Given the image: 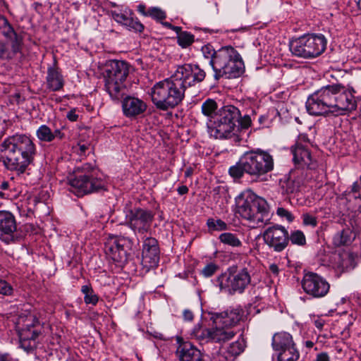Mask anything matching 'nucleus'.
Returning <instances> with one entry per match:
<instances>
[{"instance_id":"3","label":"nucleus","mask_w":361,"mask_h":361,"mask_svg":"<svg viewBox=\"0 0 361 361\" xmlns=\"http://www.w3.org/2000/svg\"><path fill=\"white\" fill-rule=\"evenodd\" d=\"M273 157L268 152L257 149L245 152L236 164L229 168L228 173L233 178H240L247 173L254 178L271 172L274 169Z\"/></svg>"},{"instance_id":"48","label":"nucleus","mask_w":361,"mask_h":361,"mask_svg":"<svg viewBox=\"0 0 361 361\" xmlns=\"http://www.w3.org/2000/svg\"><path fill=\"white\" fill-rule=\"evenodd\" d=\"M298 185L293 180H287L282 185L283 191L286 194H291L298 190Z\"/></svg>"},{"instance_id":"54","label":"nucleus","mask_w":361,"mask_h":361,"mask_svg":"<svg viewBox=\"0 0 361 361\" xmlns=\"http://www.w3.org/2000/svg\"><path fill=\"white\" fill-rule=\"evenodd\" d=\"M137 11L143 16L147 17V10L145 4H140L137 6Z\"/></svg>"},{"instance_id":"24","label":"nucleus","mask_w":361,"mask_h":361,"mask_svg":"<svg viewBox=\"0 0 361 361\" xmlns=\"http://www.w3.org/2000/svg\"><path fill=\"white\" fill-rule=\"evenodd\" d=\"M176 355L179 361H204L203 354L190 342L180 343Z\"/></svg>"},{"instance_id":"6","label":"nucleus","mask_w":361,"mask_h":361,"mask_svg":"<svg viewBox=\"0 0 361 361\" xmlns=\"http://www.w3.org/2000/svg\"><path fill=\"white\" fill-rule=\"evenodd\" d=\"M238 212L245 219L257 226L267 224L269 220V207L267 201L252 191H245L235 198Z\"/></svg>"},{"instance_id":"29","label":"nucleus","mask_w":361,"mask_h":361,"mask_svg":"<svg viewBox=\"0 0 361 361\" xmlns=\"http://www.w3.org/2000/svg\"><path fill=\"white\" fill-rule=\"evenodd\" d=\"M46 82L47 88L53 92L61 90L64 85L63 75L55 66L48 68Z\"/></svg>"},{"instance_id":"50","label":"nucleus","mask_w":361,"mask_h":361,"mask_svg":"<svg viewBox=\"0 0 361 361\" xmlns=\"http://www.w3.org/2000/svg\"><path fill=\"white\" fill-rule=\"evenodd\" d=\"M303 224L315 227L317 224V218L308 213L303 214L302 216Z\"/></svg>"},{"instance_id":"16","label":"nucleus","mask_w":361,"mask_h":361,"mask_svg":"<svg viewBox=\"0 0 361 361\" xmlns=\"http://www.w3.org/2000/svg\"><path fill=\"white\" fill-rule=\"evenodd\" d=\"M264 243L275 252L283 251L288 245L289 238L287 229L279 224L268 226L262 233Z\"/></svg>"},{"instance_id":"34","label":"nucleus","mask_w":361,"mask_h":361,"mask_svg":"<svg viewBox=\"0 0 361 361\" xmlns=\"http://www.w3.org/2000/svg\"><path fill=\"white\" fill-rule=\"evenodd\" d=\"M246 347L245 341L243 338H239L235 342L230 343L225 349L227 353L230 354L234 359H236Z\"/></svg>"},{"instance_id":"39","label":"nucleus","mask_w":361,"mask_h":361,"mask_svg":"<svg viewBox=\"0 0 361 361\" xmlns=\"http://www.w3.org/2000/svg\"><path fill=\"white\" fill-rule=\"evenodd\" d=\"M219 240L225 244L232 247H240L242 243L235 234L232 233H223L219 235Z\"/></svg>"},{"instance_id":"33","label":"nucleus","mask_w":361,"mask_h":361,"mask_svg":"<svg viewBox=\"0 0 361 361\" xmlns=\"http://www.w3.org/2000/svg\"><path fill=\"white\" fill-rule=\"evenodd\" d=\"M300 353L295 345L277 353L278 361H297Z\"/></svg>"},{"instance_id":"10","label":"nucleus","mask_w":361,"mask_h":361,"mask_svg":"<svg viewBox=\"0 0 361 361\" xmlns=\"http://www.w3.org/2000/svg\"><path fill=\"white\" fill-rule=\"evenodd\" d=\"M20 346L25 351H32L37 346L36 339L41 334L42 326L37 317L32 314H21L16 322Z\"/></svg>"},{"instance_id":"60","label":"nucleus","mask_w":361,"mask_h":361,"mask_svg":"<svg viewBox=\"0 0 361 361\" xmlns=\"http://www.w3.org/2000/svg\"><path fill=\"white\" fill-rule=\"evenodd\" d=\"M166 27L176 30L177 32L180 30L179 27L173 26L171 23L165 22L162 23Z\"/></svg>"},{"instance_id":"14","label":"nucleus","mask_w":361,"mask_h":361,"mask_svg":"<svg viewBox=\"0 0 361 361\" xmlns=\"http://www.w3.org/2000/svg\"><path fill=\"white\" fill-rule=\"evenodd\" d=\"M173 75L177 81L182 83L183 88L185 91L188 87L194 86L202 82L205 78L206 73L198 65L185 63L178 66Z\"/></svg>"},{"instance_id":"38","label":"nucleus","mask_w":361,"mask_h":361,"mask_svg":"<svg viewBox=\"0 0 361 361\" xmlns=\"http://www.w3.org/2000/svg\"><path fill=\"white\" fill-rule=\"evenodd\" d=\"M36 136L42 142H51L54 140L52 130L47 125H42L38 128Z\"/></svg>"},{"instance_id":"41","label":"nucleus","mask_w":361,"mask_h":361,"mask_svg":"<svg viewBox=\"0 0 361 361\" xmlns=\"http://www.w3.org/2000/svg\"><path fill=\"white\" fill-rule=\"evenodd\" d=\"M177 39L181 47L186 48L194 42V35L186 31L180 32L178 34Z\"/></svg>"},{"instance_id":"49","label":"nucleus","mask_w":361,"mask_h":361,"mask_svg":"<svg viewBox=\"0 0 361 361\" xmlns=\"http://www.w3.org/2000/svg\"><path fill=\"white\" fill-rule=\"evenodd\" d=\"M232 356L230 354L227 353V351L224 349V350L219 351L216 353L214 357L213 361H235Z\"/></svg>"},{"instance_id":"45","label":"nucleus","mask_w":361,"mask_h":361,"mask_svg":"<svg viewBox=\"0 0 361 361\" xmlns=\"http://www.w3.org/2000/svg\"><path fill=\"white\" fill-rule=\"evenodd\" d=\"M13 293V286L6 280L0 278V294L5 296H11Z\"/></svg>"},{"instance_id":"37","label":"nucleus","mask_w":361,"mask_h":361,"mask_svg":"<svg viewBox=\"0 0 361 361\" xmlns=\"http://www.w3.org/2000/svg\"><path fill=\"white\" fill-rule=\"evenodd\" d=\"M15 189L13 185V177L11 178V180L0 181V198L8 200L12 196V191Z\"/></svg>"},{"instance_id":"8","label":"nucleus","mask_w":361,"mask_h":361,"mask_svg":"<svg viewBox=\"0 0 361 361\" xmlns=\"http://www.w3.org/2000/svg\"><path fill=\"white\" fill-rule=\"evenodd\" d=\"M327 39L322 34H305L290 42L289 49L293 55L312 59L320 56L326 49Z\"/></svg>"},{"instance_id":"47","label":"nucleus","mask_w":361,"mask_h":361,"mask_svg":"<svg viewBox=\"0 0 361 361\" xmlns=\"http://www.w3.org/2000/svg\"><path fill=\"white\" fill-rule=\"evenodd\" d=\"M347 10L353 15L361 11V0H348Z\"/></svg>"},{"instance_id":"17","label":"nucleus","mask_w":361,"mask_h":361,"mask_svg":"<svg viewBox=\"0 0 361 361\" xmlns=\"http://www.w3.org/2000/svg\"><path fill=\"white\" fill-rule=\"evenodd\" d=\"M0 30L2 35L11 42L13 52L16 54L20 51L23 38L17 35L8 20L4 17H0ZM8 58H11V56L6 48V45L0 42V59Z\"/></svg>"},{"instance_id":"36","label":"nucleus","mask_w":361,"mask_h":361,"mask_svg":"<svg viewBox=\"0 0 361 361\" xmlns=\"http://www.w3.org/2000/svg\"><path fill=\"white\" fill-rule=\"evenodd\" d=\"M218 105L215 100L212 99H206L202 104V113L207 116L209 119H212L214 115L219 110Z\"/></svg>"},{"instance_id":"51","label":"nucleus","mask_w":361,"mask_h":361,"mask_svg":"<svg viewBox=\"0 0 361 361\" xmlns=\"http://www.w3.org/2000/svg\"><path fill=\"white\" fill-rule=\"evenodd\" d=\"M237 123H239L238 126H240L241 128L247 129L251 126L252 121L248 115H245L244 116H240Z\"/></svg>"},{"instance_id":"46","label":"nucleus","mask_w":361,"mask_h":361,"mask_svg":"<svg viewBox=\"0 0 361 361\" xmlns=\"http://www.w3.org/2000/svg\"><path fill=\"white\" fill-rule=\"evenodd\" d=\"M202 53L204 59H207L209 61L213 60L214 59V56L217 53V50H215L214 47L209 44H205L202 47Z\"/></svg>"},{"instance_id":"57","label":"nucleus","mask_w":361,"mask_h":361,"mask_svg":"<svg viewBox=\"0 0 361 361\" xmlns=\"http://www.w3.org/2000/svg\"><path fill=\"white\" fill-rule=\"evenodd\" d=\"M269 269L274 275L277 276L279 274V269L276 264H270Z\"/></svg>"},{"instance_id":"22","label":"nucleus","mask_w":361,"mask_h":361,"mask_svg":"<svg viewBox=\"0 0 361 361\" xmlns=\"http://www.w3.org/2000/svg\"><path fill=\"white\" fill-rule=\"evenodd\" d=\"M146 103L142 99L127 96L122 101V111L127 118H135L143 114L147 109Z\"/></svg>"},{"instance_id":"9","label":"nucleus","mask_w":361,"mask_h":361,"mask_svg":"<svg viewBox=\"0 0 361 361\" xmlns=\"http://www.w3.org/2000/svg\"><path fill=\"white\" fill-rule=\"evenodd\" d=\"M250 282V273L245 267L239 269L229 268L215 280V284L220 290L230 295L243 293Z\"/></svg>"},{"instance_id":"56","label":"nucleus","mask_w":361,"mask_h":361,"mask_svg":"<svg viewBox=\"0 0 361 361\" xmlns=\"http://www.w3.org/2000/svg\"><path fill=\"white\" fill-rule=\"evenodd\" d=\"M52 134L54 135V140L55 138L62 140L64 137V134L61 132L60 129H56L54 132L52 131Z\"/></svg>"},{"instance_id":"4","label":"nucleus","mask_w":361,"mask_h":361,"mask_svg":"<svg viewBox=\"0 0 361 361\" xmlns=\"http://www.w3.org/2000/svg\"><path fill=\"white\" fill-rule=\"evenodd\" d=\"M240 118V111L237 107L233 105L224 106L219 109L212 119L208 120V133L215 139L233 138L235 142H239L240 127L237 122Z\"/></svg>"},{"instance_id":"13","label":"nucleus","mask_w":361,"mask_h":361,"mask_svg":"<svg viewBox=\"0 0 361 361\" xmlns=\"http://www.w3.org/2000/svg\"><path fill=\"white\" fill-rule=\"evenodd\" d=\"M301 285L304 292L313 298L326 296L330 289V284L324 278L312 271L304 274Z\"/></svg>"},{"instance_id":"18","label":"nucleus","mask_w":361,"mask_h":361,"mask_svg":"<svg viewBox=\"0 0 361 361\" xmlns=\"http://www.w3.org/2000/svg\"><path fill=\"white\" fill-rule=\"evenodd\" d=\"M193 336L200 341H212L221 343L229 341L233 338V334L230 331H224L216 328L214 325L211 329L203 328L198 325L192 331Z\"/></svg>"},{"instance_id":"20","label":"nucleus","mask_w":361,"mask_h":361,"mask_svg":"<svg viewBox=\"0 0 361 361\" xmlns=\"http://www.w3.org/2000/svg\"><path fill=\"white\" fill-rule=\"evenodd\" d=\"M159 261V248L157 240L147 238L142 245V264L147 269L154 268Z\"/></svg>"},{"instance_id":"26","label":"nucleus","mask_w":361,"mask_h":361,"mask_svg":"<svg viewBox=\"0 0 361 361\" xmlns=\"http://www.w3.org/2000/svg\"><path fill=\"white\" fill-rule=\"evenodd\" d=\"M131 15V13H130ZM113 18L118 23L124 25L128 30L135 32H142L144 30V25L137 19L128 16L127 11L125 13L112 12Z\"/></svg>"},{"instance_id":"63","label":"nucleus","mask_w":361,"mask_h":361,"mask_svg":"<svg viewBox=\"0 0 361 361\" xmlns=\"http://www.w3.org/2000/svg\"><path fill=\"white\" fill-rule=\"evenodd\" d=\"M68 118L70 121H76L77 118H78V116L75 114H71V113H69L68 114Z\"/></svg>"},{"instance_id":"1","label":"nucleus","mask_w":361,"mask_h":361,"mask_svg":"<svg viewBox=\"0 0 361 361\" xmlns=\"http://www.w3.org/2000/svg\"><path fill=\"white\" fill-rule=\"evenodd\" d=\"M305 106L312 116H339L355 110L357 102L350 90L335 83L324 86L310 95Z\"/></svg>"},{"instance_id":"32","label":"nucleus","mask_w":361,"mask_h":361,"mask_svg":"<svg viewBox=\"0 0 361 361\" xmlns=\"http://www.w3.org/2000/svg\"><path fill=\"white\" fill-rule=\"evenodd\" d=\"M355 236L350 228L342 230L336 233L333 238V243L336 247L348 245L351 243Z\"/></svg>"},{"instance_id":"2","label":"nucleus","mask_w":361,"mask_h":361,"mask_svg":"<svg viewBox=\"0 0 361 361\" xmlns=\"http://www.w3.org/2000/svg\"><path fill=\"white\" fill-rule=\"evenodd\" d=\"M37 150L32 139L24 134L7 137L0 145V161L20 176L33 161Z\"/></svg>"},{"instance_id":"58","label":"nucleus","mask_w":361,"mask_h":361,"mask_svg":"<svg viewBox=\"0 0 361 361\" xmlns=\"http://www.w3.org/2000/svg\"><path fill=\"white\" fill-rule=\"evenodd\" d=\"M177 191H178L179 195H185V194L188 193V188L185 185H181V186L178 188Z\"/></svg>"},{"instance_id":"61","label":"nucleus","mask_w":361,"mask_h":361,"mask_svg":"<svg viewBox=\"0 0 361 361\" xmlns=\"http://www.w3.org/2000/svg\"><path fill=\"white\" fill-rule=\"evenodd\" d=\"M360 187L357 181L353 183V184L352 185V188H351V192L356 193V192H358L360 191Z\"/></svg>"},{"instance_id":"52","label":"nucleus","mask_w":361,"mask_h":361,"mask_svg":"<svg viewBox=\"0 0 361 361\" xmlns=\"http://www.w3.org/2000/svg\"><path fill=\"white\" fill-rule=\"evenodd\" d=\"M276 214L281 217L286 218L288 221H292L293 219L290 212L283 207H279L276 210Z\"/></svg>"},{"instance_id":"35","label":"nucleus","mask_w":361,"mask_h":361,"mask_svg":"<svg viewBox=\"0 0 361 361\" xmlns=\"http://www.w3.org/2000/svg\"><path fill=\"white\" fill-rule=\"evenodd\" d=\"M81 292L84 295V302L86 305H92L95 306L97 304L99 301V297L94 293L91 286H82L81 287Z\"/></svg>"},{"instance_id":"27","label":"nucleus","mask_w":361,"mask_h":361,"mask_svg":"<svg viewBox=\"0 0 361 361\" xmlns=\"http://www.w3.org/2000/svg\"><path fill=\"white\" fill-rule=\"evenodd\" d=\"M293 161L299 167H310L312 164L311 153L306 146L297 142L291 147Z\"/></svg>"},{"instance_id":"28","label":"nucleus","mask_w":361,"mask_h":361,"mask_svg":"<svg viewBox=\"0 0 361 361\" xmlns=\"http://www.w3.org/2000/svg\"><path fill=\"white\" fill-rule=\"evenodd\" d=\"M244 72V63L238 53V57L231 59L226 64V67L221 73V78H236L240 77Z\"/></svg>"},{"instance_id":"62","label":"nucleus","mask_w":361,"mask_h":361,"mask_svg":"<svg viewBox=\"0 0 361 361\" xmlns=\"http://www.w3.org/2000/svg\"><path fill=\"white\" fill-rule=\"evenodd\" d=\"M314 324H315V326L319 329H322V327L324 326V322L321 320L315 321Z\"/></svg>"},{"instance_id":"7","label":"nucleus","mask_w":361,"mask_h":361,"mask_svg":"<svg viewBox=\"0 0 361 361\" xmlns=\"http://www.w3.org/2000/svg\"><path fill=\"white\" fill-rule=\"evenodd\" d=\"M74 177L68 179L70 190L80 197L98 191L104 187L103 180L97 177V170L90 164L78 166Z\"/></svg>"},{"instance_id":"44","label":"nucleus","mask_w":361,"mask_h":361,"mask_svg":"<svg viewBox=\"0 0 361 361\" xmlns=\"http://www.w3.org/2000/svg\"><path fill=\"white\" fill-rule=\"evenodd\" d=\"M219 269V266L214 263L210 262L205 265L200 271V274L204 278H209L212 276Z\"/></svg>"},{"instance_id":"30","label":"nucleus","mask_w":361,"mask_h":361,"mask_svg":"<svg viewBox=\"0 0 361 361\" xmlns=\"http://www.w3.org/2000/svg\"><path fill=\"white\" fill-rule=\"evenodd\" d=\"M336 267L342 271L353 269L357 263V255L350 252H342L336 255Z\"/></svg>"},{"instance_id":"25","label":"nucleus","mask_w":361,"mask_h":361,"mask_svg":"<svg viewBox=\"0 0 361 361\" xmlns=\"http://www.w3.org/2000/svg\"><path fill=\"white\" fill-rule=\"evenodd\" d=\"M104 87L106 91L113 100H119L126 94V85L125 80L104 76Z\"/></svg>"},{"instance_id":"55","label":"nucleus","mask_w":361,"mask_h":361,"mask_svg":"<svg viewBox=\"0 0 361 361\" xmlns=\"http://www.w3.org/2000/svg\"><path fill=\"white\" fill-rule=\"evenodd\" d=\"M183 318L186 321H191L193 319V314L190 310H185L183 311Z\"/></svg>"},{"instance_id":"40","label":"nucleus","mask_w":361,"mask_h":361,"mask_svg":"<svg viewBox=\"0 0 361 361\" xmlns=\"http://www.w3.org/2000/svg\"><path fill=\"white\" fill-rule=\"evenodd\" d=\"M207 226L209 232L221 231L227 229V224L219 219H209L207 221Z\"/></svg>"},{"instance_id":"59","label":"nucleus","mask_w":361,"mask_h":361,"mask_svg":"<svg viewBox=\"0 0 361 361\" xmlns=\"http://www.w3.org/2000/svg\"><path fill=\"white\" fill-rule=\"evenodd\" d=\"M301 142H309V138L307 135L301 134L298 136V141L297 142L300 143Z\"/></svg>"},{"instance_id":"31","label":"nucleus","mask_w":361,"mask_h":361,"mask_svg":"<svg viewBox=\"0 0 361 361\" xmlns=\"http://www.w3.org/2000/svg\"><path fill=\"white\" fill-rule=\"evenodd\" d=\"M271 344L276 353L295 345L292 336L287 332L275 334L272 338Z\"/></svg>"},{"instance_id":"43","label":"nucleus","mask_w":361,"mask_h":361,"mask_svg":"<svg viewBox=\"0 0 361 361\" xmlns=\"http://www.w3.org/2000/svg\"><path fill=\"white\" fill-rule=\"evenodd\" d=\"M147 17H151L157 21L162 20L166 18L165 11L156 6L149 8L147 9Z\"/></svg>"},{"instance_id":"42","label":"nucleus","mask_w":361,"mask_h":361,"mask_svg":"<svg viewBox=\"0 0 361 361\" xmlns=\"http://www.w3.org/2000/svg\"><path fill=\"white\" fill-rule=\"evenodd\" d=\"M289 240L297 245H304L306 243V238L302 231L299 230L293 231L288 234Z\"/></svg>"},{"instance_id":"11","label":"nucleus","mask_w":361,"mask_h":361,"mask_svg":"<svg viewBox=\"0 0 361 361\" xmlns=\"http://www.w3.org/2000/svg\"><path fill=\"white\" fill-rule=\"evenodd\" d=\"M126 221L129 227L137 234L149 232L154 219V213L149 209L134 207L125 210Z\"/></svg>"},{"instance_id":"12","label":"nucleus","mask_w":361,"mask_h":361,"mask_svg":"<svg viewBox=\"0 0 361 361\" xmlns=\"http://www.w3.org/2000/svg\"><path fill=\"white\" fill-rule=\"evenodd\" d=\"M244 314L240 307H229L224 311L211 313V319L214 325L224 331H230L235 335V332L231 328L241 320Z\"/></svg>"},{"instance_id":"64","label":"nucleus","mask_w":361,"mask_h":361,"mask_svg":"<svg viewBox=\"0 0 361 361\" xmlns=\"http://www.w3.org/2000/svg\"><path fill=\"white\" fill-rule=\"evenodd\" d=\"M87 147L85 145H79V152L83 154L85 152Z\"/></svg>"},{"instance_id":"53","label":"nucleus","mask_w":361,"mask_h":361,"mask_svg":"<svg viewBox=\"0 0 361 361\" xmlns=\"http://www.w3.org/2000/svg\"><path fill=\"white\" fill-rule=\"evenodd\" d=\"M313 361H330V357L328 353L322 352L318 353Z\"/></svg>"},{"instance_id":"23","label":"nucleus","mask_w":361,"mask_h":361,"mask_svg":"<svg viewBox=\"0 0 361 361\" xmlns=\"http://www.w3.org/2000/svg\"><path fill=\"white\" fill-rule=\"evenodd\" d=\"M107 69L105 76L116 78L118 80H126L130 66L122 60H110L106 63Z\"/></svg>"},{"instance_id":"19","label":"nucleus","mask_w":361,"mask_h":361,"mask_svg":"<svg viewBox=\"0 0 361 361\" xmlns=\"http://www.w3.org/2000/svg\"><path fill=\"white\" fill-rule=\"evenodd\" d=\"M238 57V52L233 47L226 46L218 49L214 59L209 62L214 72V79L219 80L221 78V73L226 67V64L231 59Z\"/></svg>"},{"instance_id":"15","label":"nucleus","mask_w":361,"mask_h":361,"mask_svg":"<svg viewBox=\"0 0 361 361\" xmlns=\"http://www.w3.org/2000/svg\"><path fill=\"white\" fill-rule=\"evenodd\" d=\"M132 243V240L128 237L109 235L104 244V251L113 261L123 264L128 259V253L125 247L131 245Z\"/></svg>"},{"instance_id":"5","label":"nucleus","mask_w":361,"mask_h":361,"mask_svg":"<svg viewBox=\"0 0 361 361\" xmlns=\"http://www.w3.org/2000/svg\"><path fill=\"white\" fill-rule=\"evenodd\" d=\"M149 94L157 109L167 111L181 103L185 91L182 83L172 75L170 78L156 82L151 88Z\"/></svg>"},{"instance_id":"21","label":"nucleus","mask_w":361,"mask_h":361,"mask_svg":"<svg viewBox=\"0 0 361 361\" xmlns=\"http://www.w3.org/2000/svg\"><path fill=\"white\" fill-rule=\"evenodd\" d=\"M16 229L14 215L8 211H0V239L6 243H10L14 239L13 234Z\"/></svg>"}]
</instances>
